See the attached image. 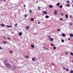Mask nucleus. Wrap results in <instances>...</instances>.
Returning <instances> with one entry per match:
<instances>
[{
  "mask_svg": "<svg viewBox=\"0 0 73 73\" xmlns=\"http://www.w3.org/2000/svg\"><path fill=\"white\" fill-rule=\"evenodd\" d=\"M4 63L5 65H6L7 67H8L9 68L11 67V66L9 65V63L7 62L6 61H4Z\"/></svg>",
  "mask_w": 73,
  "mask_h": 73,
  "instance_id": "1",
  "label": "nucleus"
},
{
  "mask_svg": "<svg viewBox=\"0 0 73 73\" xmlns=\"http://www.w3.org/2000/svg\"><path fill=\"white\" fill-rule=\"evenodd\" d=\"M15 69H17V67L13 65L11 67V70H15Z\"/></svg>",
  "mask_w": 73,
  "mask_h": 73,
  "instance_id": "2",
  "label": "nucleus"
},
{
  "mask_svg": "<svg viewBox=\"0 0 73 73\" xmlns=\"http://www.w3.org/2000/svg\"><path fill=\"white\" fill-rule=\"evenodd\" d=\"M48 7L50 8H53V5H49L48 6Z\"/></svg>",
  "mask_w": 73,
  "mask_h": 73,
  "instance_id": "3",
  "label": "nucleus"
},
{
  "mask_svg": "<svg viewBox=\"0 0 73 73\" xmlns=\"http://www.w3.org/2000/svg\"><path fill=\"white\" fill-rule=\"evenodd\" d=\"M54 14H55V15L57 14V10H54Z\"/></svg>",
  "mask_w": 73,
  "mask_h": 73,
  "instance_id": "4",
  "label": "nucleus"
},
{
  "mask_svg": "<svg viewBox=\"0 0 73 73\" xmlns=\"http://www.w3.org/2000/svg\"><path fill=\"white\" fill-rule=\"evenodd\" d=\"M66 6L68 7H70V5L69 4H67L66 5Z\"/></svg>",
  "mask_w": 73,
  "mask_h": 73,
  "instance_id": "5",
  "label": "nucleus"
},
{
  "mask_svg": "<svg viewBox=\"0 0 73 73\" xmlns=\"http://www.w3.org/2000/svg\"><path fill=\"white\" fill-rule=\"evenodd\" d=\"M7 27H8V28H11V27H12V25L11 26H9L8 25H7Z\"/></svg>",
  "mask_w": 73,
  "mask_h": 73,
  "instance_id": "6",
  "label": "nucleus"
},
{
  "mask_svg": "<svg viewBox=\"0 0 73 73\" xmlns=\"http://www.w3.org/2000/svg\"><path fill=\"white\" fill-rule=\"evenodd\" d=\"M70 37H73V34H70Z\"/></svg>",
  "mask_w": 73,
  "mask_h": 73,
  "instance_id": "7",
  "label": "nucleus"
},
{
  "mask_svg": "<svg viewBox=\"0 0 73 73\" xmlns=\"http://www.w3.org/2000/svg\"><path fill=\"white\" fill-rule=\"evenodd\" d=\"M31 47L32 48H34V47H35V46L33 44H31Z\"/></svg>",
  "mask_w": 73,
  "mask_h": 73,
  "instance_id": "8",
  "label": "nucleus"
},
{
  "mask_svg": "<svg viewBox=\"0 0 73 73\" xmlns=\"http://www.w3.org/2000/svg\"><path fill=\"white\" fill-rule=\"evenodd\" d=\"M34 20V18H32L31 19V21H33Z\"/></svg>",
  "mask_w": 73,
  "mask_h": 73,
  "instance_id": "9",
  "label": "nucleus"
},
{
  "mask_svg": "<svg viewBox=\"0 0 73 73\" xmlns=\"http://www.w3.org/2000/svg\"><path fill=\"white\" fill-rule=\"evenodd\" d=\"M66 36V35L64 33L62 34V36H63V37H65Z\"/></svg>",
  "mask_w": 73,
  "mask_h": 73,
  "instance_id": "10",
  "label": "nucleus"
},
{
  "mask_svg": "<svg viewBox=\"0 0 73 73\" xmlns=\"http://www.w3.org/2000/svg\"><path fill=\"white\" fill-rule=\"evenodd\" d=\"M50 41H53V38H51L50 39Z\"/></svg>",
  "mask_w": 73,
  "mask_h": 73,
  "instance_id": "11",
  "label": "nucleus"
},
{
  "mask_svg": "<svg viewBox=\"0 0 73 73\" xmlns=\"http://www.w3.org/2000/svg\"><path fill=\"white\" fill-rule=\"evenodd\" d=\"M65 17L66 19H68V15L66 14V15Z\"/></svg>",
  "mask_w": 73,
  "mask_h": 73,
  "instance_id": "12",
  "label": "nucleus"
},
{
  "mask_svg": "<svg viewBox=\"0 0 73 73\" xmlns=\"http://www.w3.org/2000/svg\"><path fill=\"white\" fill-rule=\"evenodd\" d=\"M22 33L20 32L19 33V36H22Z\"/></svg>",
  "mask_w": 73,
  "mask_h": 73,
  "instance_id": "13",
  "label": "nucleus"
},
{
  "mask_svg": "<svg viewBox=\"0 0 73 73\" xmlns=\"http://www.w3.org/2000/svg\"><path fill=\"white\" fill-rule=\"evenodd\" d=\"M29 13H32V10H29Z\"/></svg>",
  "mask_w": 73,
  "mask_h": 73,
  "instance_id": "14",
  "label": "nucleus"
},
{
  "mask_svg": "<svg viewBox=\"0 0 73 73\" xmlns=\"http://www.w3.org/2000/svg\"><path fill=\"white\" fill-rule=\"evenodd\" d=\"M32 60L33 61H35V58H32Z\"/></svg>",
  "mask_w": 73,
  "mask_h": 73,
  "instance_id": "15",
  "label": "nucleus"
},
{
  "mask_svg": "<svg viewBox=\"0 0 73 73\" xmlns=\"http://www.w3.org/2000/svg\"><path fill=\"white\" fill-rule=\"evenodd\" d=\"M44 14H45V15H47V13H46V11H44Z\"/></svg>",
  "mask_w": 73,
  "mask_h": 73,
  "instance_id": "16",
  "label": "nucleus"
},
{
  "mask_svg": "<svg viewBox=\"0 0 73 73\" xmlns=\"http://www.w3.org/2000/svg\"><path fill=\"white\" fill-rule=\"evenodd\" d=\"M46 19H48L49 18V16L48 15H46Z\"/></svg>",
  "mask_w": 73,
  "mask_h": 73,
  "instance_id": "17",
  "label": "nucleus"
},
{
  "mask_svg": "<svg viewBox=\"0 0 73 73\" xmlns=\"http://www.w3.org/2000/svg\"><path fill=\"white\" fill-rule=\"evenodd\" d=\"M29 26H27V27H26V29H29Z\"/></svg>",
  "mask_w": 73,
  "mask_h": 73,
  "instance_id": "18",
  "label": "nucleus"
},
{
  "mask_svg": "<svg viewBox=\"0 0 73 73\" xmlns=\"http://www.w3.org/2000/svg\"><path fill=\"white\" fill-rule=\"evenodd\" d=\"M59 8H62V5H60L59 6Z\"/></svg>",
  "mask_w": 73,
  "mask_h": 73,
  "instance_id": "19",
  "label": "nucleus"
},
{
  "mask_svg": "<svg viewBox=\"0 0 73 73\" xmlns=\"http://www.w3.org/2000/svg\"><path fill=\"white\" fill-rule=\"evenodd\" d=\"M56 5L57 6H58L60 5V4L59 3H57Z\"/></svg>",
  "mask_w": 73,
  "mask_h": 73,
  "instance_id": "20",
  "label": "nucleus"
},
{
  "mask_svg": "<svg viewBox=\"0 0 73 73\" xmlns=\"http://www.w3.org/2000/svg\"><path fill=\"white\" fill-rule=\"evenodd\" d=\"M70 73H73V70H71L70 71Z\"/></svg>",
  "mask_w": 73,
  "mask_h": 73,
  "instance_id": "21",
  "label": "nucleus"
},
{
  "mask_svg": "<svg viewBox=\"0 0 73 73\" xmlns=\"http://www.w3.org/2000/svg\"><path fill=\"white\" fill-rule=\"evenodd\" d=\"M1 26L2 27H4V25L3 24H1Z\"/></svg>",
  "mask_w": 73,
  "mask_h": 73,
  "instance_id": "22",
  "label": "nucleus"
},
{
  "mask_svg": "<svg viewBox=\"0 0 73 73\" xmlns=\"http://www.w3.org/2000/svg\"><path fill=\"white\" fill-rule=\"evenodd\" d=\"M9 53H13V52L11 50L9 51Z\"/></svg>",
  "mask_w": 73,
  "mask_h": 73,
  "instance_id": "23",
  "label": "nucleus"
},
{
  "mask_svg": "<svg viewBox=\"0 0 73 73\" xmlns=\"http://www.w3.org/2000/svg\"><path fill=\"white\" fill-rule=\"evenodd\" d=\"M7 40H11V38L9 37L7 38Z\"/></svg>",
  "mask_w": 73,
  "mask_h": 73,
  "instance_id": "24",
  "label": "nucleus"
},
{
  "mask_svg": "<svg viewBox=\"0 0 73 73\" xmlns=\"http://www.w3.org/2000/svg\"><path fill=\"white\" fill-rule=\"evenodd\" d=\"M70 54H71V56H73V53L72 52H71L70 53Z\"/></svg>",
  "mask_w": 73,
  "mask_h": 73,
  "instance_id": "25",
  "label": "nucleus"
},
{
  "mask_svg": "<svg viewBox=\"0 0 73 73\" xmlns=\"http://www.w3.org/2000/svg\"><path fill=\"white\" fill-rule=\"evenodd\" d=\"M61 41L62 42H64V40L62 39H61Z\"/></svg>",
  "mask_w": 73,
  "mask_h": 73,
  "instance_id": "26",
  "label": "nucleus"
},
{
  "mask_svg": "<svg viewBox=\"0 0 73 73\" xmlns=\"http://www.w3.org/2000/svg\"><path fill=\"white\" fill-rule=\"evenodd\" d=\"M14 26H17V23H16L15 25Z\"/></svg>",
  "mask_w": 73,
  "mask_h": 73,
  "instance_id": "27",
  "label": "nucleus"
},
{
  "mask_svg": "<svg viewBox=\"0 0 73 73\" xmlns=\"http://www.w3.org/2000/svg\"><path fill=\"white\" fill-rule=\"evenodd\" d=\"M66 71H67V72H68V71H69V69H66Z\"/></svg>",
  "mask_w": 73,
  "mask_h": 73,
  "instance_id": "28",
  "label": "nucleus"
},
{
  "mask_svg": "<svg viewBox=\"0 0 73 73\" xmlns=\"http://www.w3.org/2000/svg\"><path fill=\"white\" fill-rule=\"evenodd\" d=\"M55 50L56 49V46H54V48H53Z\"/></svg>",
  "mask_w": 73,
  "mask_h": 73,
  "instance_id": "29",
  "label": "nucleus"
},
{
  "mask_svg": "<svg viewBox=\"0 0 73 73\" xmlns=\"http://www.w3.org/2000/svg\"><path fill=\"white\" fill-rule=\"evenodd\" d=\"M60 21H62V20H63V19L62 18H60Z\"/></svg>",
  "mask_w": 73,
  "mask_h": 73,
  "instance_id": "30",
  "label": "nucleus"
},
{
  "mask_svg": "<svg viewBox=\"0 0 73 73\" xmlns=\"http://www.w3.org/2000/svg\"><path fill=\"white\" fill-rule=\"evenodd\" d=\"M57 31H58V32H60L61 30H60V29H58Z\"/></svg>",
  "mask_w": 73,
  "mask_h": 73,
  "instance_id": "31",
  "label": "nucleus"
},
{
  "mask_svg": "<svg viewBox=\"0 0 73 73\" xmlns=\"http://www.w3.org/2000/svg\"><path fill=\"white\" fill-rule=\"evenodd\" d=\"M38 9H40V8H41V7L39 6L38 7Z\"/></svg>",
  "mask_w": 73,
  "mask_h": 73,
  "instance_id": "32",
  "label": "nucleus"
},
{
  "mask_svg": "<svg viewBox=\"0 0 73 73\" xmlns=\"http://www.w3.org/2000/svg\"><path fill=\"white\" fill-rule=\"evenodd\" d=\"M61 16H64V13H61Z\"/></svg>",
  "mask_w": 73,
  "mask_h": 73,
  "instance_id": "33",
  "label": "nucleus"
},
{
  "mask_svg": "<svg viewBox=\"0 0 73 73\" xmlns=\"http://www.w3.org/2000/svg\"><path fill=\"white\" fill-rule=\"evenodd\" d=\"M27 16H28V15H27V14H25V17H27Z\"/></svg>",
  "mask_w": 73,
  "mask_h": 73,
  "instance_id": "34",
  "label": "nucleus"
},
{
  "mask_svg": "<svg viewBox=\"0 0 73 73\" xmlns=\"http://www.w3.org/2000/svg\"><path fill=\"white\" fill-rule=\"evenodd\" d=\"M50 45H51V46H54V44H50Z\"/></svg>",
  "mask_w": 73,
  "mask_h": 73,
  "instance_id": "35",
  "label": "nucleus"
},
{
  "mask_svg": "<svg viewBox=\"0 0 73 73\" xmlns=\"http://www.w3.org/2000/svg\"><path fill=\"white\" fill-rule=\"evenodd\" d=\"M65 54H68V52H66L65 53Z\"/></svg>",
  "mask_w": 73,
  "mask_h": 73,
  "instance_id": "36",
  "label": "nucleus"
},
{
  "mask_svg": "<svg viewBox=\"0 0 73 73\" xmlns=\"http://www.w3.org/2000/svg\"><path fill=\"white\" fill-rule=\"evenodd\" d=\"M3 44H5V43H6L5 42V41H3Z\"/></svg>",
  "mask_w": 73,
  "mask_h": 73,
  "instance_id": "37",
  "label": "nucleus"
},
{
  "mask_svg": "<svg viewBox=\"0 0 73 73\" xmlns=\"http://www.w3.org/2000/svg\"><path fill=\"white\" fill-rule=\"evenodd\" d=\"M0 49H3V48L1 46H0Z\"/></svg>",
  "mask_w": 73,
  "mask_h": 73,
  "instance_id": "38",
  "label": "nucleus"
},
{
  "mask_svg": "<svg viewBox=\"0 0 73 73\" xmlns=\"http://www.w3.org/2000/svg\"><path fill=\"white\" fill-rule=\"evenodd\" d=\"M67 3H69L70 2H69V1H67Z\"/></svg>",
  "mask_w": 73,
  "mask_h": 73,
  "instance_id": "39",
  "label": "nucleus"
},
{
  "mask_svg": "<svg viewBox=\"0 0 73 73\" xmlns=\"http://www.w3.org/2000/svg\"><path fill=\"white\" fill-rule=\"evenodd\" d=\"M26 6V5H24V7L25 8V7Z\"/></svg>",
  "mask_w": 73,
  "mask_h": 73,
  "instance_id": "40",
  "label": "nucleus"
},
{
  "mask_svg": "<svg viewBox=\"0 0 73 73\" xmlns=\"http://www.w3.org/2000/svg\"><path fill=\"white\" fill-rule=\"evenodd\" d=\"M70 25H73V24H72V23H70Z\"/></svg>",
  "mask_w": 73,
  "mask_h": 73,
  "instance_id": "41",
  "label": "nucleus"
},
{
  "mask_svg": "<svg viewBox=\"0 0 73 73\" xmlns=\"http://www.w3.org/2000/svg\"><path fill=\"white\" fill-rule=\"evenodd\" d=\"M28 56H27L26 57V58H28Z\"/></svg>",
  "mask_w": 73,
  "mask_h": 73,
  "instance_id": "42",
  "label": "nucleus"
},
{
  "mask_svg": "<svg viewBox=\"0 0 73 73\" xmlns=\"http://www.w3.org/2000/svg\"><path fill=\"white\" fill-rule=\"evenodd\" d=\"M63 69H66V68L65 67H64Z\"/></svg>",
  "mask_w": 73,
  "mask_h": 73,
  "instance_id": "43",
  "label": "nucleus"
},
{
  "mask_svg": "<svg viewBox=\"0 0 73 73\" xmlns=\"http://www.w3.org/2000/svg\"><path fill=\"white\" fill-rule=\"evenodd\" d=\"M54 64V63H52V65H53Z\"/></svg>",
  "mask_w": 73,
  "mask_h": 73,
  "instance_id": "44",
  "label": "nucleus"
},
{
  "mask_svg": "<svg viewBox=\"0 0 73 73\" xmlns=\"http://www.w3.org/2000/svg\"><path fill=\"white\" fill-rule=\"evenodd\" d=\"M49 37V39H50V38H51L50 36Z\"/></svg>",
  "mask_w": 73,
  "mask_h": 73,
  "instance_id": "45",
  "label": "nucleus"
},
{
  "mask_svg": "<svg viewBox=\"0 0 73 73\" xmlns=\"http://www.w3.org/2000/svg\"><path fill=\"white\" fill-rule=\"evenodd\" d=\"M68 40H70V38H69Z\"/></svg>",
  "mask_w": 73,
  "mask_h": 73,
  "instance_id": "46",
  "label": "nucleus"
},
{
  "mask_svg": "<svg viewBox=\"0 0 73 73\" xmlns=\"http://www.w3.org/2000/svg\"><path fill=\"white\" fill-rule=\"evenodd\" d=\"M47 36H48V37H49V36H50L48 35H47Z\"/></svg>",
  "mask_w": 73,
  "mask_h": 73,
  "instance_id": "47",
  "label": "nucleus"
},
{
  "mask_svg": "<svg viewBox=\"0 0 73 73\" xmlns=\"http://www.w3.org/2000/svg\"><path fill=\"white\" fill-rule=\"evenodd\" d=\"M72 16H70V17H71V18H72Z\"/></svg>",
  "mask_w": 73,
  "mask_h": 73,
  "instance_id": "48",
  "label": "nucleus"
},
{
  "mask_svg": "<svg viewBox=\"0 0 73 73\" xmlns=\"http://www.w3.org/2000/svg\"><path fill=\"white\" fill-rule=\"evenodd\" d=\"M43 48H44V49H46V48H45V47H43Z\"/></svg>",
  "mask_w": 73,
  "mask_h": 73,
  "instance_id": "49",
  "label": "nucleus"
},
{
  "mask_svg": "<svg viewBox=\"0 0 73 73\" xmlns=\"http://www.w3.org/2000/svg\"><path fill=\"white\" fill-rule=\"evenodd\" d=\"M4 2H5V1H6L5 0H4Z\"/></svg>",
  "mask_w": 73,
  "mask_h": 73,
  "instance_id": "50",
  "label": "nucleus"
},
{
  "mask_svg": "<svg viewBox=\"0 0 73 73\" xmlns=\"http://www.w3.org/2000/svg\"><path fill=\"white\" fill-rule=\"evenodd\" d=\"M38 24H40V22H38Z\"/></svg>",
  "mask_w": 73,
  "mask_h": 73,
  "instance_id": "51",
  "label": "nucleus"
},
{
  "mask_svg": "<svg viewBox=\"0 0 73 73\" xmlns=\"http://www.w3.org/2000/svg\"><path fill=\"white\" fill-rule=\"evenodd\" d=\"M72 62H73V60L72 61Z\"/></svg>",
  "mask_w": 73,
  "mask_h": 73,
  "instance_id": "52",
  "label": "nucleus"
},
{
  "mask_svg": "<svg viewBox=\"0 0 73 73\" xmlns=\"http://www.w3.org/2000/svg\"><path fill=\"white\" fill-rule=\"evenodd\" d=\"M72 3H73V0L72 1Z\"/></svg>",
  "mask_w": 73,
  "mask_h": 73,
  "instance_id": "53",
  "label": "nucleus"
},
{
  "mask_svg": "<svg viewBox=\"0 0 73 73\" xmlns=\"http://www.w3.org/2000/svg\"><path fill=\"white\" fill-rule=\"evenodd\" d=\"M1 1H2L3 0H0Z\"/></svg>",
  "mask_w": 73,
  "mask_h": 73,
  "instance_id": "54",
  "label": "nucleus"
},
{
  "mask_svg": "<svg viewBox=\"0 0 73 73\" xmlns=\"http://www.w3.org/2000/svg\"><path fill=\"white\" fill-rule=\"evenodd\" d=\"M72 7H73V5H72Z\"/></svg>",
  "mask_w": 73,
  "mask_h": 73,
  "instance_id": "55",
  "label": "nucleus"
},
{
  "mask_svg": "<svg viewBox=\"0 0 73 73\" xmlns=\"http://www.w3.org/2000/svg\"><path fill=\"white\" fill-rule=\"evenodd\" d=\"M15 16L16 17V15H15Z\"/></svg>",
  "mask_w": 73,
  "mask_h": 73,
  "instance_id": "56",
  "label": "nucleus"
}]
</instances>
